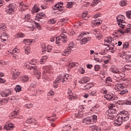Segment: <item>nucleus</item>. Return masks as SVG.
I'll use <instances>...</instances> for the list:
<instances>
[{
	"mask_svg": "<svg viewBox=\"0 0 131 131\" xmlns=\"http://www.w3.org/2000/svg\"><path fill=\"white\" fill-rule=\"evenodd\" d=\"M126 61H127V62H130L131 61V57L129 56H127L126 58Z\"/></svg>",
	"mask_w": 131,
	"mask_h": 131,
	"instance_id": "774afa93",
	"label": "nucleus"
},
{
	"mask_svg": "<svg viewBox=\"0 0 131 131\" xmlns=\"http://www.w3.org/2000/svg\"><path fill=\"white\" fill-rule=\"evenodd\" d=\"M19 114V108H16L14 112L11 114L12 116H15V115H18Z\"/></svg>",
	"mask_w": 131,
	"mask_h": 131,
	"instance_id": "4c0bfd02",
	"label": "nucleus"
},
{
	"mask_svg": "<svg viewBox=\"0 0 131 131\" xmlns=\"http://www.w3.org/2000/svg\"><path fill=\"white\" fill-rule=\"evenodd\" d=\"M115 34L119 35V37H121L125 33H126L125 30L124 28H122L117 31V32L114 33Z\"/></svg>",
	"mask_w": 131,
	"mask_h": 131,
	"instance_id": "ddd939ff",
	"label": "nucleus"
},
{
	"mask_svg": "<svg viewBox=\"0 0 131 131\" xmlns=\"http://www.w3.org/2000/svg\"><path fill=\"white\" fill-rule=\"evenodd\" d=\"M25 54H27V55H28V54H29V53H30V47H27L25 49Z\"/></svg>",
	"mask_w": 131,
	"mask_h": 131,
	"instance_id": "3c124183",
	"label": "nucleus"
},
{
	"mask_svg": "<svg viewBox=\"0 0 131 131\" xmlns=\"http://www.w3.org/2000/svg\"><path fill=\"white\" fill-rule=\"evenodd\" d=\"M34 24L35 25L36 28L38 29H40V25H39V24H38V23H36V21H34Z\"/></svg>",
	"mask_w": 131,
	"mask_h": 131,
	"instance_id": "680f3d73",
	"label": "nucleus"
},
{
	"mask_svg": "<svg viewBox=\"0 0 131 131\" xmlns=\"http://www.w3.org/2000/svg\"><path fill=\"white\" fill-rule=\"evenodd\" d=\"M42 53H46L47 52V48H46L45 45L42 46Z\"/></svg>",
	"mask_w": 131,
	"mask_h": 131,
	"instance_id": "13d9d810",
	"label": "nucleus"
},
{
	"mask_svg": "<svg viewBox=\"0 0 131 131\" xmlns=\"http://www.w3.org/2000/svg\"><path fill=\"white\" fill-rule=\"evenodd\" d=\"M73 48H75V45H74V42H71L69 44V47H68V49H66L63 51V53L64 54H70V53L72 51V49Z\"/></svg>",
	"mask_w": 131,
	"mask_h": 131,
	"instance_id": "6e6552de",
	"label": "nucleus"
},
{
	"mask_svg": "<svg viewBox=\"0 0 131 131\" xmlns=\"http://www.w3.org/2000/svg\"><path fill=\"white\" fill-rule=\"evenodd\" d=\"M110 71H111V72H112L113 73H118V69L115 68H111L110 69Z\"/></svg>",
	"mask_w": 131,
	"mask_h": 131,
	"instance_id": "c9c22d12",
	"label": "nucleus"
},
{
	"mask_svg": "<svg viewBox=\"0 0 131 131\" xmlns=\"http://www.w3.org/2000/svg\"><path fill=\"white\" fill-rule=\"evenodd\" d=\"M94 68L95 71H99V70H100V67L99 65L96 64Z\"/></svg>",
	"mask_w": 131,
	"mask_h": 131,
	"instance_id": "4d7b16f0",
	"label": "nucleus"
},
{
	"mask_svg": "<svg viewBox=\"0 0 131 131\" xmlns=\"http://www.w3.org/2000/svg\"><path fill=\"white\" fill-rule=\"evenodd\" d=\"M117 100H118V97H117V96L115 95H112V98H111V100L110 101H117Z\"/></svg>",
	"mask_w": 131,
	"mask_h": 131,
	"instance_id": "de8ad7c7",
	"label": "nucleus"
},
{
	"mask_svg": "<svg viewBox=\"0 0 131 131\" xmlns=\"http://www.w3.org/2000/svg\"><path fill=\"white\" fill-rule=\"evenodd\" d=\"M105 82L106 83H108V84H111V83L112 82V79L110 77H108L106 79H105Z\"/></svg>",
	"mask_w": 131,
	"mask_h": 131,
	"instance_id": "ea45409f",
	"label": "nucleus"
},
{
	"mask_svg": "<svg viewBox=\"0 0 131 131\" xmlns=\"http://www.w3.org/2000/svg\"><path fill=\"white\" fill-rule=\"evenodd\" d=\"M72 2H68V4L67 5V8H68V9H71V8H72Z\"/></svg>",
	"mask_w": 131,
	"mask_h": 131,
	"instance_id": "5fc2aeb1",
	"label": "nucleus"
},
{
	"mask_svg": "<svg viewBox=\"0 0 131 131\" xmlns=\"http://www.w3.org/2000/svg\"><path fill=\"white\" fill-rule=\"evenodd\" d=\"M105 116L108 119H113V118H114V114L113 113V111L108 110V111H107L105 113Z\"/></svg>",
	"mask_w": 131,
	"mask_h": 131,
	"instance_id": "9b49d317",
	"label": "nucleus"
},
{
	"mask_svg": "<svg viewBox=\"0 0 131 131\" xmlns=\"http://www.w3.org/2000/svg\"><path fill=\"white\" fill-rule=\"evenodd\" d=\"M9 100H10V98H7L5 99H2L0 100V105H5V104H7L8 102H9Z\"/></svg>",
	"mask_w": 131,
	"mask_h": 131,
	"instance_id": "412c9836",
	"label": "nucleus"
},
{
	"mask_svg": "<svg viewBox=\"0 0 131 131\" xmlns=\"http://www.w3.org/2000/svg\"><path fill=\"white\" fill-rule=\"evenodd\" d=\"M59 4V3H57L55 5V7L56 8V9H60L62 8V6L60 5Z\"/></svg>",
	"mask_w": 131,
	"mask_h": 131,
	"instance_id": "69168bd1",
	"label": "nucleus"
},
{
	"mask_svg": "<svg viewBox=\"0 0 131 131\" xmlns=\"http://www.w3.org/2000/svg\"><path fill=\"white\" fill-rule=\"evenodd\" d=\"M52 49H53V47L51 45H48L47 47V51L48 53H50L51 51H52Z\"/></svg>",
	"mask_w": 131,
	"mask_h": 131,
	"instance_id": "603ef678",
	"label": "nucleus"
},
{
	"mask_svg": "<svg viewBox=\"0 0 131 131\" xmlns=\"http://www.w3.org/2000/svg\"><path fill=\"white\" fill-rule=\"evenodd\" d=\"M124 69H125V71L127 70V71H128V70H131V65L130 64L125 65L124 67Z\"/></svg>",
	"mask_w": 131,
	"mask_h": 131,
	"instance_id": "c03bdc74",
	"label": "nucleus"
},
{
	"mask_svg": "<svg viewBox=\"0 0 131 131\" xmlns=\"http://www.w3.org/2000/svg\"><path fill=\"white\" fill-rule=\"evenodd\" d=\"M43 18V13H38L36 16L35 20L39 22L40 19H42Z\"/></svg>",
	"mask_w": 131,
	"mask_h": 131,
	"instance_id": "6ab92c4d",
	"label": "nucleus"
},
{
	"mask_svg": "<svg viewBox=\"0 0 131 131\" xmlns=\"http://www.w3.org/2000/svg\"><path fill=\"white\" fill-rule=\"evenodd\" d=\"M120 6H121V7H124L125 6H126V2L125 1H121L120 2Z\"/></svg>",
	"mask_w": 131,
	"mask_h": 131,
	"instance_id": "a19ab883",
	"label": "nucleus"
},
{
	"mask_svg": "<svg viewBox=\"0 0 131 131\" xmlns=\"http://www.w3.org/2000/svg\"><path fill=\"white\" fill-rule=\"evenodd\" d=\"M57 21L54 19H50L49 20H48L49 24H55Z\"/></svg>",
	"mask_w": 131,
	"mask_h": 131,
	"instance_id": "49530a36",
	"label": "nucleus"
},
{
	"mask_svg": "<svg viewBox=\"0 0 131 131\" xmlns=\"http://www.w3.org/2000/svg\"><path fill=\"white\" fill-rule=\"evenodd\" d=\"M96 38L98 39V40H100L103 36V35H102V33H100V32H97V33H94Z\"/></svg>",
	"mask_w": 131,
	"mask_h": 131,
	"instance_id": "393cba45",
	"label": "nucleus"
},
{
	"mask_svg": "<svg viewBox=\"0 0 131 131\" xmlns=\"http://www.w3.org/2000/svg\"><path fill=\"white\" fill-rule=\"evenodd\" d=\"M79 71L80 73H81V74H83V73H84V70H83V68H80Z\"/></svg>",
	"mask_w": 131,
	"mask_h": 131,
	"instance_id": "338daca9",
	"label": "nucleus"
},
{
	"mask_svg": "<svg viewBox=\"0 0 131 131\" xmlns=\"http://www.w3.org/2000/svg\"><path fill=\"white\" fill-rule=\"evenodd\" d=\"M58 77L53 83L54 87L56 88H58L59 82H61V81L63 83H65L67 81H70L71 80V78L68 74L64 75L63 77H62V75H60Z\"/></svg>",
	"mask_w": 131,
	"mask_h": 131,
	"instance_id": "f03ea898",
	"label": "nucleus"
},
{
	"mask_svg": "<svg viewBox=\"0 0 131 131\" xmlns=\"http://www.w3.org/2000/svg\"><path fill=\"white\" fill-rule=\"evenodd\" d=\"M126 105H131V96L129 97L128 100L126 101Z\"/></svg>",
	"mask_w": 131,
	"mask_h": 131,
	"instance_id": "bf43d9fd",
	"label": "nucleus"
},
{
	"mask_svg": "<svg viewBox=\"0 0 131 131\" xmlns=\"http://www.w3.org/2000/svg\"><path fill=\"white\" fill-rule=\"evenodd\" d=\"M14 128V124H7L5 125L4 127V129H6V130H11Z\"/></svg>",
	"mask_w": 131,
	"mask_h": 131,
	"instance_id": "f3484780",
	"label": "nucleus"
},
{
	"mask_svg": "<svg viewBox=\"0 0 131 131\" xmlns=\"http://www.w3.org/2000/svg\"><path fill=\"white\" fill-rule=\"evenodd\" d=\"M129 118V113L127 112H122L121 114L117 116V118L115 121L114 124L116 126H119L122 124V121H126Z\"/></svg>",
	"mask_w": 131,
	"mask_h": 131,
	"instance_id": "f257e3e1",
	"label": "nucleus"
},
{
	"mask_svg": "<svg viewBox=\"0 0 131 131\" xmlns=\"http://www.w3.org/2000/svg\"><path fill=\"white\" fill-rule=\"evenodd\" d=\"M32 106H33L32 103H28L25 105V107L27 109H30V108H32Z\"/></svg>",
	"mask_w": 131,
	"mask_h": 131,
	"instance_id": "09e8293b",
	"label": "nucleus"
},
{
	"mask_svg": "<svg viewBox=\"0 0 131 131\" xmlns=\"http://www.w3.org/2000/svg\"><path fill=\"white\" fill-rule=\"evenodd\" d=\"M6 40H8V35L6 32H4L3 34L1 36L0 41L4 42V41H6Z\"/></svg>",
	"mask_w": 131,
	"mask_h": 131,
	"instance_id": "4468645a",
	"label": "nucleus"
},
{
	"mask_svg": "<svg viewBox=\"0 0 131 131\" xmlns=\"http://www.w3.org/2000/svg\"><path fill=\"white\" fill-rule=\"evenodd\" d=\"M121 28H123L126 32V33H130L131 32V25L127 24L126 23L121 25Z\"/></svg>",
	"mask_w": 131,
	"mask_h": 131,
	"instance_id": "0eeeda50",
	"label": "nucleus"
},
{
	"mask_svg": "<svg viewBox=\"0 0 131 131\" xmlns=\"http://www.w3.org/2000/svg\"><path fill=\"white\" fill-rule=\"evenodd\" d=\"M86 33L85 32H82L80 34H79V35L78 36V38H81L82 37L83 35H85Z\"/></svg>",
	"mask_w": 131,
	"mask_h": 131,
	"instance_id": "052dcab7",
	"label": "nucleus"
},
{
	"mask_svg": "<svg viewBox=\"0 0 131 131\" xmlns=\"http://www.w3.org/2000/svg\"><path fill=\"white\" fill-rule=\"evenodd\" d=\"M75 117L76 118H81L82 115H79V113L75 114Z\"/></svg>",
	"mask_w": 131,
	"mask_h": 131,
	"instance_id": "0e129e2a",
	"label": "nucleus"
},
{
	"mask_svg": "<svg viewBox=\"0 0 131 131\" xmlns=\"http://www.w3.org/2000/svg\"><path fill=\"white\" fill-rule=\"evenodd\" d=\"M24 36H25V35L24 34V33L22 32L17 33L15 35V37L16 38H20V37H24Z\"/></svg>",
	"mask_w": 131,
	"mask_h": 131,
	"instance_id": "a878e982",
	"label": "nucleus"
},
{
	"mask_svg": "<svg viewBox=\"0 0 131 131\" xmlns=\"http://www.w3.org/2000/svg\"><path fill=\"white\" fill-rule=\"evenodd\" d=\"M33 40H32L31 39H26L24 40V43H25V45H30V43H32V42H33Z\"/></svg>",
	"mask_w": 131,
	"mask_h": 131,
	"instance_id": "c85d7f7f",
	"label": "nucleus"
},
{
	"mask_svg": "<svg viewBox=\"0 0 131 131\" xmlns=\"http://www.w3.org/2000/svg\"><path fill=\"white\" fill-rule=\"evenodd\" d=\"M123 89H124V86H123V85L121 84H116V87H115L116 91H117L118 92H120L121 90H123Z\"/></svg>",
	"mask_w": 131,
	"mask_h": 131,
	"instance_id": "a211bd4d",
	"label": "nucleus"
},
{
	"mask_svg": "<svg viewBox=\"0 0 131 131\" xmlns=\"http://www.w3.org/2000/svg\"><path fill=\"white\" fill-rule=\"evenodd\" d=\"M34 21H32V23L28 22L27 25V28H28L29 30L30 31H33V30H34V25H33V24H34Z\"/></svg>",
	"mask_w": 131,
	"mask_h": 131,
	"instance_id": "dca6fc26",
	"label": "nucleus"
},
{
	"mask_svg": "<svg viewBox=\"0 0 131 131\" xmlns=\"http://www.w3.org/2000/svg\"><path fill=\"white\" fill-rule=\"evenodd\" d=\"M39 11V8H37L35 5L33 7L32 9V13H37V12Z\"/></svg>",
	"mask_w": 131,
	"mask_h": 131,
	"instance_id": "c756f323",
	"label": "nucleus"
},
{
	"mask_svg": "<svg viewBox=\"0 0 131 131\" xmlns=\"http://www.w3.org/2000/svg\"><path fill=\"white\" fill-rule=\"evenodd\" d=\"M19 75H20V72H17L13 74L12 77V79H17L19 77Z\"/></svg>",
	"mask_w": 131,
	"mask_h": 131,
	"instance_id": "cd10ccee",
	"label": "nucleus"
},
{
	"mask_svg": "<svg viewBox=\"0 0 131 131\" xmlns=\"http://www.w3.org/2000/svg\"><path fill=\"white\" fill-rule=\"evenodd\" d=\"M92 122V119L88 118H84L83 120V123H86V124H90Z\"/></svg>",
	"mask_w": 131,
	"mask_h": 131,
	"instance_id": "bb28decb",
	"label": "nucleus"
},
{
	"mask_svg": "<svg viewBox=\"0 0 131 131\" xmlns=\"http://www.w3.org/2000/svg\"><path fill=\"white\" fill-rule=\"evenodd\" d=\"M7 29V27L4 24H0V32H3Z\"/></svg>",
	"mask_w": 131,
	"mask_h": 131,
	"instance_id": "b1692460",
	"label": "nucleus"
},
{
	"mask_svg": "<svg viewBox=\"0 0 131 131\" xmlns=\"http://www.w3.org/2000/svg\"><path fill=\"white\" fill-rule=\"evenodd\" d=\"M113 94H107L104 95V98H106L107 100H109L110 101L111 100V98H112V96Z\"/></svg>",
	"mask_w": 131,
	"mask_h": 131,
	"instance_id": "f704fd0d",
	"label": "nucleus"
},
{
	"mask_svg": "<svg viewBox=\"0 0 131 131\" xmlns=\"http://www.w3.org/2000/svg\"><path fill=\"white\" fill-rule=\"evenodd\" d=\"M115 105L114 104H111L108 106L109 110H111V111H113V108H114Z\"/></svg>",
	"mask_w": 131,
	"mask_h": 131,
	"instance_id": "6e6d98bb",
	"label": "nucleus"
},
{
	"mask_svg": "<svg viewBox=\"0 0 131 131\" xmlns=\"http://www.w3.org/2000/svg\"><path fill=\"white\" fill-rule=\"evenodd\" d=\"M68 94L69 95V96H71V98L72 99H75V97H74V96H73V92H72V91H71V89H69V90H68Z\"/></svg>",
	"mask_w": 131,
	"mask_h": 131,
	"instance_id": "7c9ffc66",
	"label": "nucleus"
},
{
	"mask_svg": "<svg viewBox=\"0 0 131 131\" xmlns=\"http://www.w3.org/2000/svg\"><path fill=\"white\" fill-rule=\"evenodd\" d=\"M94 85L92 83H88L85 86H83V90L86 91V90H90L91 88H92Z\"/></svg>",
	"mask_w": 131,
	"mask_h": 131,
	"instance_id": "5701e85b",
	"label": "nucleus"
},
{
	"mask_svg": "<svg viewBox=\"0 0 131 131\" xmlns=\"http://www.w3.org/2000/svg\"><path fill=\"white\" fill-rule=\"evenodd\" d=\"M104 41L105 42H107V43H111L113 47H114L115 45H117V42L113 43V38L111 37H107L105 38V39H104Z\"/></svg>",
	"mask_w": 131,
	"mask_h": 131,
	"instance_id": "f8f14e48",
	"label": "nucleus"
},
{
	"mask_svg": "<svg viewBox=\"0 0 131 131\" xmlns=\"http://www.w3.org/2000/svg\"><path fill=\"white\" fill-rule=\"evenodd\" d=\"M21 89H22V88H21L20 85H16V87L15 88V90L16 92H20V91H22V90H21Z\"/></svg>",
	"mask_w": 131,
	"mask_h": 131,
	"instance_id": "a18cd8bd",
	"label": "nucleus"
},
{
	"mask_svg": "<svg viewBox=\"0 0 131 131\" xmlns=\"http://www.w3.org/2000/svg\"><path fill=\"white\" fill-rule=\"evenodd\" d=\"M100 107L98 105H96L94 107H93V110H95V111H99L100 110Z\"/></svg>",
	"mask_w": 131,
	"mask_h": 131,
	"instance_id": "e2e57ef3",
	"label": "nucleus"
},
{
	"mask_svg": "<svg viewBox=\"0 0 131 131\" xmlns=\"http://www.w3.org/2000/svg\"><path fill=\"white\" fill-rule=\"evenodd\" d=\"M100 3V0H94L92 3L91 4L92 7H94L96 5H98Z\"/></svg>",
	"mask_w": 131,
	"mask_h": 131,
	"instance_id": "58836bf2",
	"label": "nucleus"
},
{
	"mask_svg": "<svg viewBox=\"0 0 131 131\" xmlns=\"http://www.w3.org/2000/svg\"><path fill=\"white\" fill-rule=\"evenodd\" d=\"M56 40V43L57 45H61L62 42L63 43H66L67 42V36L64 34V33H62L60 34V36L59 37H52L50 39V41L51 42H54L55 41V40Z\"/></svg>",
	"mask_w": 131,
	"mask_h": 131,
	"instance_id": "7ed1b4c3",
	"label": "nucleus"
},
{
	"mask_svg": "<svg viewBox=\"0 0 131 131\" xmlns=\"http://www.w3.org/2000/svg\"><path fill=\"white\" fill-rule=\"evenodd\" d=\"M15 10H16V4L12 3L6 6L5 11L8 15H13L15 13Z\"/></svg>",
	"mask_w": 131,
	"mask_h": 131,
	"instance_id": "20e7f679",
	"label": "nucleus"
},
{
	"mask_svg": "<svg viewBox=\"0 0 131 131\" xmlns=\"http://www.w3.org/2000/svg\"><path fill=\"white\" fill-rule=\"evenodd\" d=\"M92 39L91 37H83L81 39V45H85L88 41H90Z\"/></svg>",
	"mask_w": 131,
	"mask_h": 131,
	"instance_id": "2eb2a0df",
	"label": "nucleus"
},
{
	"mask_svg": "<svg viewBox=\"0 0 131 131\" xmlns=\"http://www.w3.org/2000/svg\"><path fill=\"white\" fill-rule=\"evenodd\" d=\"M126 15L129 19H131V11H128L126 12Z\"/></svg>",
	"mask_w": 131,
	"mask_h": 131,
	"instance_id": "864d4df0",
	"label": "nucleus"
},
{
	"mask_svg": "<svg viewBox=\"0 0 131 131\" xmlns=\"http://www.w3.org/2000/svg\"><path fill=\"white\" fill-rule=\"evenodd\" d=\"M43 71V76L46 77H50L51 75H52V73H51V71L50 70V68L49 67H43L42 68Z\"/></svg>",
	"mask_w": 131,
	"mask_h": 131,
	"instance_id": "423d86ee",
	"label": "nucleus"
},
{
	"mask_svg": "<svg viewBox=\"0 0 131 131\" xmlns=\"http://www.w3.org/2000/svg\"><path fill=\"white\" fill-rule=\"evenodd\" d=\"M24 66L25 68H26V69H28L29 70H31V69H32V68L33 67V66H30L27 63H25Z\"/></svg>",
	"mask_w": 131,
	"mask_h": 131,
	"instance_id": "2f4dec72",
	"label": "nucleus"
},
{
	"mask_svg": "<svg viewBox=\"0 0 131 131\" xmlns=\"http://www.w3.org/2000/svg\"><path fill=\"white\" fill-rule=\"evenodd\" d=\"M129 47V43L126 42L123 44V49H127Z\"/></svg>",
	"mask_w": 131,
	"mask_h": 131,
	"instance_id": "37998d69",
	"label": "nucleus"
},
{
	"mask_svg": "<svg viewBox=\"0 0 131 131\" xmlns=\"http://www.w3.org/2000/svg\"><path fill=\"white\" fill-rule=\"evenodd\" d=\"M69 67H71V68L73 67H76V66H78V63L76 62H72L69 64Z\"/></svg>",
	"mask_w": 131,
	"mask_h": 131,
	"instance_id": "e433bc0d",
	"label": "nucleus"
},
{
	"mask_svg": "<svg viewBox=\"0 0 131 131\" xmlns=\"http://www.w3.org/2000/svg\"><path fill=\"white\" fill-rule=\"evenodd\" d=\"M70 128H71V126H70V124L66 125V126H64L63 127L62 130H63V131L69 130V129H70Z\"/></svg>",
	"mask_w": 131,
	"mask_h": 131,
	"instance_id": "72a5a7b5",
	"label": "nucleus"
},
{
	"mask_svg": "<svg viewBox=\"0 0 131 131\" xmlns=\"http://www.w3.org/2000/svg\"><path fill=\"white\" fill-rule=\"evenodd\" d=\"M13 92L11 90H5L1 92L2 97H8L10 95H12Z\"/></svg>",
	"mask_w": 131,
	"mask_h": 131,
	"instance_id": "9d476101",
	"label": "nucleus"
},
{
	"mask_svg": "<svg viewBox=\"0 0 131 131\" xmlns=\"http://www.w3.org/2000/svg\"><path fill=\"white\" fill-rule=\"evenodd\" d=\"M124 72H125L124 68L118 70V74H120V73H124Z\"/></svg>",
	"mask_w": 131,
	"mask_h": 131,
	"instance_id": "79ce46f5",
	"label": "nucleus"
},
{
	"mask_svg": "<svg viewBox=\"0 0 131 131\" xmlns=\"http://www.w3.org/2000/svg\"><path fill=\"white\" fill-rule=\"evenodd\" d=\"M26 123H28V124H30L31 123H37V121H36L34 119H29L26 121Z\"/></svg>",
	"mask_w": 131,
	"mask_h": 131,
	"instance_id": "aec40b11",
	"label": "nucleus"
},
{
	"mask_svg": "<svg viewBox=\"0 0 131 131\" xmlns=\"http://www.w3.org/2000/svg\"><path fill=\"white\" fill-rule=\"evenodd\" d=\"M91 128L92 129V131H101V127L96 125L91 126Z\"/></svg>",
	"mask_w": 131,
	"mask_h": 131,
	"instance_id": "4be33fe9",
	"label": "nucleus"
},
{
	"mask_svg": "<svg viewBox=\"0 0 131 131\" xmlns=\"http://www.w3.org/2000/svg\"><path fill=\"white\" fill-rule=\"evenodd\" d=\"M33 71V74L34 75H36L38 77H40V75H41V73L38 69H37V67L36 66H33V68L31 70Z\"/></svg>",
	"mask_w": 131,
	"mask_h": 131,
	"instance_id": "1a4fd4ad",
	"label": "nucleus"
},
{
	"mask_svg": "<svg viewBox=\"0 0 131 131\" xmlns=\"http://www.w3.org/2000/svg\"><path fill=\"white\" fill-rule=\"evenodd\" d=\"M117 21L119 27H122L121 25L125 23V17L122 15H118L117 16Z\"/></svg>",
	"mask_w": 131,
	"mask_h": 131,
	"instance_id": "39448f33",
	"label": "nucleus"
},
{
	"mask_svg": "<svg viewBox=\"0 0 131 131\" xmlns=\"http://www.w3.org/2000/svg\"><path fill=\"white\" fill-rule=\"evenodd\" d=\"M120 93H119V95H125V94H127L128 93V91H127V89H123L122 90L120 91Z\"/></svg>",
	"mask_w": 131,
	"mask_h": 131,
	"instance_id": "473e14b6",
	"label": "nucleus"
},
{
	"mask_svg": "<svg viewBox=\"0 0 131 131\" xmlns=\"http://www.w3.org/2000/svg\"><path fill=\"white\" fill-rule=\"evenodd\" d=\"M9 101L11 102V103H14V102H17V100H16L15 97H12L11 98H9Z\"/></svg>",
	"mask_w": 131,
	"mask_h": 131,
	"instance_id": "8fccbe9b",
	"label": "nucleus"
}]
</instances>
